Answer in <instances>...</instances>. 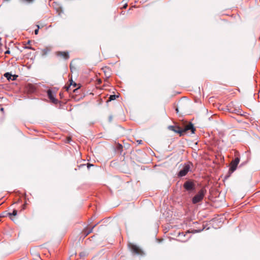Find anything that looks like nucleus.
Here are the masks:
<instances>
[{
    "label": "nucleus",
    "mask_w": 260,
    "mask_h": 260,
    "mask_svg": "<svg viewBox=\"0 0 260 260\" xmlns=\"http://www.w3.org/2000/svg\"><path fill=\"white\" fill-rule=\"evenodd\" d=\"M206 193V190L204 188H202L198 193L192 198V202L193 204H197L201 202Z\"/></svg>",
    "instance_id": "f257e3e1"
},
{
    "label": "nucleus",
    "mask_w": 260,
    "mask_h": 260,
    "mask_svg": "<svg viewBox=\"0 0 260 260\" xmlns=\"http://www.w3.org/2000/svg\"><path fill=\"white\" fill-rule=\"evenodd\" d=\"M240 160V158L237 157L231 162L229 169V172L231 174L233 173L236 170Z\"/></svg>",
    "instance_id": "f03ea898"
},
{
    "label": "nucleus",
    "mask_w": 260,
    "mask_h": 260,
    "mask_svg": "<svg viewBox=\"0 0 260 260\" xmlns=\"http://www.w3.org/2000/svg\"><path fill=\"white\" fill-rule=\"evenodd\" d=\"M190 163H188L185 164L182 169H181L178 173V176L179 177H182L185 176L188 172L190 171Z\"/></svg>",
    "instance_id": "7ed1b4c3"
},
{
    "label": "nucleus",
    "mask_w": 260,
    "mask_h": 260,
    "mask_svg": "<svg viewBox=\"0 0 260 260\" xmlns=\"http://www.w3.org/2000/svg\"><path fill=\"white\" fill-rule=\"evenodd\" d=\"M129 247L131 250V251L135 254L137 255H142L143 254V252L142 250L137 245L129 244Z\"/></svg>",
    "instance_id": "20e7f679"
},
{
    "label": "nucleus",
    "mask_w": 260,
    "mask_h": 260,
    "mask_svg": "<svg viewBox=\"0 0 260 260\" xmlns=\"http://www.w3.org/2000/svg\"><path fill=\"white\" fill-rule=\"evenodd\" d=\"M188 131H190L191 134L194 133L196 129L193 127V125L191 123H190L188 124L185 126V127L183 128H181L182 135H184V133H186Z\"/></svg>",
    "instance_id": "39448f33"
},
{
    "label": "nucleus",
    "mask_w": 260,
    "mask_h": 260,
    "mask_svg": "<svg viewBox=\"0 0 260 260\" xmlns=\"http://www.w3.org/2000/svg\"><path fill=\"white\" fill-rule=\"evenodd\" d=\"M183 187L187 191L192 190L194 189V184L192 182L187 181L184 183Z\"/></svg>",
    "instance_id": "423d86ee"
},
{
    "label": "nucleus",
    "mask_w": 260,
    "mask_h": 260,
    "mask_svg": "<svg viewBox=\"0 0 260 260\" xmlns=\"http://www.w3.org/2000/svg\"><path fill=\"white\" fill-rule=\"evenodd\" d=\"M47 95L49 99L52 101V102L54 104H57L58 102L57 100L55 98V95L53 94L52 91L51 89H48L47 90Z\"/></svg>",
    "instance_id": "0eeeda50"
},
{
    "label": "nucleus",
    "mask_w": 260,
    "mask_h": 260,
    "mask_svg": "<svg viewBox=\"0 0 260 260\" xmlns=\"http://www.w3.org/2000/svg\"><path fill=\"white\" fill-rule=\"evenodd\" d=\"M56 55L57 56L61 57L64 59H68L69 58V54L67 51H57L56 52Z\"/></svg>",
    "instance_id": "6e6552de"
},
{
    "label": "nucleus",
    "mask_w": 260,
    "mask_h": 260,
    "mask_svg": "<svg viewBox=\"0 0 260 260\" xmlns=\"http://www.w3.org/2000/svg\"><path fill=\"white\" fill-rule=\"evenodd\" d=\"M168 128L176 133L180 134V136H182L181 128L178 126L170 125L168 127Z\"/></svg>",
    "instance_id": "1a4fd4ad"
},
{
    "label": "nucleus",
    "mask_w": 260,
    "mask_h": 260,
    "mask_svg": "<svg viewBox=\"0 0 260 260\" xmlns=\"http://www.w3.org/2000/svg\"><path fill=\"white\" fill-rule=\"evenodd\" d=\"M17 215V211L15 209L13 210L12 213H9V217L13 221H15L17 220L16 216Z\"/></svg>",
    "instance_id": "9d476101"
},
{
    "label": "nucleus",
    "mask_w": 260,
    "mask_h": 260,
    "mask_svg": "<svg viewBox=\"0 0 260 260\" xmlns=\"http://www.w3.org/2000/svg\"><path fill=\"white\" fill-rule=\"evenodd\" d=\"M72 86H73V87H76V86H77V84L75 82H73V81L72 80L71 82V83H70V85L67 87H66V90L68 91H69L70 90H73L74 92H75L76 90L78 89V87L75 88V89H72L71 88V87Z\"/></svg>",
    "instance_id": "9b49d317"
},
{
    "label": "nucleus",
    "mask_w": 260,
    "mask_h": 260,
    "mask_svg": "<svg viewBox=\"0 0 260 260\" xmlns=\"http://www.w3.org/2000/svg\"><path fill=\"white\" fill-rule=\"evenodd\" d=\"M97 224H95L94 225H93L90 229H85L84 230V231H83V234L84 235V237H86L87 236V235H88L89 234H90L92 232V231H93V229H94V228L96 225Z\"/></svg>",
    "instance_id": "f8f14e48"
},
{
    "label": "nucleus",
    "mask_w": 260,
    "mask_h": 260,
    "mask_svg": "<svg viewBox=\"0 0 260 260\" xmlns=\"http://www.w3.org/2000/svg\"><path fill=\"white\" fill-rule=\"evenodd\" d=\"M5 77L7 78L8 80H10L11 79L12 80H15L16 79V77L17 76H12L10 73H6L4 75Z\"/></svg>",
    "instance_id": "ddd939ff"
},
{
    "label": "nucleus",
    "mask_w": 260,
    "mask_h": 260,
    "mask_svg": "<svg viewBox=\"0 0 260 260\" xmlns=\"http://www.w3.org/2000/svg\"><path fill=\"white\" fill-rule=\"evenodd\" d=\"M51 51V48L49 47H46L42 50V55H45L48 54Z\"/></svg>",
    "instance_id": "4468645a"
},
{
    "label": "nucleus",
    "mask_w": 260,
    "mask_h": 260,
    "mask_svg": "<svg viewBox=\"0 0 260 260\" xmlns=\"http://www.w3.org/2000/svg\"><path fill=\"white\" fill-rule=\"evenodd\" d=\"M116 97H118V96H117V95H115V94H114V95H111L110 96V97L109 98V100H108V101H111L114 100H115V99H116Z\"/></svg>",
    "instance_id": "2eb2a0df"
},
{
    "label": "nucleus",
    "mask_w": 260,
    "mask_h": 260,
    "mask_svg": "<svg viewBox=\"0 0 260 260\" xmlns=\"http://www.w3.org/2000/svg\"><path fill=\"white\" fill-rule=\"evenodd\" d=\"M9 212H7V211H5L4 212H3L1 215H0V217H6L7 216H9Z\"/></svg>",
    "instance_id": "dca6fc26"
},
{
    "label": "nucleus",
    "mask_w": 260,
    "mask_h": 260,
    "mask_svg": "<svg viewBox=\"0 0 260 260\" xmlns=\"http://www.w3.org/2000/svg\"><path fill=\"white\" fill-rule=\"evenodd\" d=\"M23 48L24 49H30V50H35V48H34L33 47H32L31 46H27L26 45L24 46Z\"/></svg>",
    "instance_id": "f3484780"
},
{
    "label": "nucleus",
    "mask_w": 260,
    "mask_h": 260,
    "mask_svg": "<svg viewBox=\"0 0 260 260\" xmlns=\"http://www.w3.org/2000/svg\"><path fill=\"white\" fill-rule=\"evenodd\" d=\"M37 28L35 30V34L36 35L38 34L39 30L40 28V26L39 25H37Z\"/></svg>",
    "instance_id": "a211bd4d"
},
{
    "label": "nucleus",
    "mask_w": 260,
    "mask_h": 260,
    "mask_svg": "<svg viewBox=\"0 0 260 260\" xmlns=\"http://www.w3.org/2000/svg\"><path fill=\"white\" fill-rule=\"evenodd\" d=\"M204 228H203L202 229L200 230H194V233H199V232H200L201 231H202L203 230Z\"/></svg>",
    "instance_id": "6ab92c4d"
},
{
    "label": "nucleus",
    "mask_w": 260,
    "mask_h": 260,
    "mask_svg": "<svg viewBox=\"0 0 260 260\" xmlns=\"http://www.w3.org/2000/svg\"><path fill=\"white\" fill-rule=\"evenodd\" d=\"M127 3H125L124 4V5L123 6L122 8H123V9H125V8L127 7Z\"/></svg>",
    "instance_id": "aec40b11"
},
{
    "label": "nucleus",
    "mask_w": 260,
    "mask_h": 260,
    "mask_svg": "<svg viewBox=\"0 0 260 260\" xmlns=\"http://www.w3.org/2000/svg\"><path fill=\"white\" fill-rule=\"evenodd\" d=\"M137 142L139 144H141L142 143V141L140 140H137Z\"/></svg>",
    "instance_id": "412c9836"
},
{
    "label": "nucleus",
    "mask_w": 260,
    "mask_h": 260,
    "mask_svg": "<svg viewBox=\"0 0 260 260\" xmlns=\"http://www.w3.org/2000/svg\"><path fill=\"white\" fill-rule=\"evenodd\" d=\"M87 166L88 168H89L91 166H93V165L88 163Z\"/></svg>",
    "instance_id": "4be33fe9"
},
{
    "label": "nucleus",
    "mask_w": 260,
    "mask_h": 260,
    "mask_svg": "<svg viewBox=\"0 0 260 260\" xmlns=\"http://www.w3.org/2000/svg\"><path fill=\"white\" fill-rule=\"evenodd\" d=\"M24 1L28 3H31V2H32L34 0H24Z\"/></svg>",
    "instance_id": "5701e85b"
},
{
    "label": "nucleus",
    "mask_w": 260,
    "mask_h": 260,
    "mask_svg": "<svg viewBox=\"0 0 260 260\" xmlns=\"http://www.w3.org/2000/svg\"><path fill=\"white\" fill-rule=\"evenodd\" d=\"M239 110L235 109V110H234L232 111V112L236 113V112H239Z\"/></svg>",
    "instance_id": "b1692460"
},
{
    "label": "nucleus",
    "mask_w": 260,
    "mask_h": 260,
    "mask_svg": "<svg viewBox=\"0 0 260 260\" xmlns=\"http://www.w3.org/2000/svg\"><path fill=\"white\" fill-rule=\"evenodd\" d=\"M5 53V54H10V50H8L6 51Z\"/></svg>",
    "instance_id": "393cba45"
},
{
    "label": "nucleus",
    "mask_w": 260,
    "mask_h": 260,
    "mask_svg": "<svg viewBox=\"0 0 260 260\" xmlns=\"http://www.w3.org/2000/svg\"><path fill=\"white\" fill-rule=\"evenodd\" d=\"M31 41L30 40H28L27 42V44H29L30 43Z\"/></svg>",
    "instance_id": "a878e982"
},
{
    "label": "nucleus",
    "mask_w": 260,
    "mask_h": 260,
    "mask_svg": "<svg viewBox=\"0 0 260 260\" xmlns=\"http://www.w3.org/2000/svg\"><path fill=\"white\" fill-rule=\"evenodd\" d=\"M25 208V204H24L23 205V209H24Z\"/></svg>",
    "instance_id": "bb28decb"
},
{
    "label": "nucleus",
    "mask_w": 260,
    "mask_h": 260,
    "mask_svg": "<svg viewBox=\"0 0 260 260\" xmlns=\"http://www.w3.org/2000/svg\"><path fill=\"white\" fill-rule=\"evenodd\" d=\"M176 111L177 113H178V108H176Z\"/></svg>",
    "instance_id": "cd10ccee"
},
{
    "label": "nucleus",
    "mask_w": 260,
    "mask_h": 260,
    "mask_svg": "<svg viewBox=\"0 0 260 260\" xmlns=\"http://www.w3.org/2000/svg\"><path fill=\"white\" fill-rule=\"evenodd\" d=\"M99 82H101V80L100 79Z\"/></svg>",
    "instance_id": "c85d7f7f"
},
{
    "label": "nucleus",
    "mask_w": 260,
    "mask_h": 260,
    "mask_svg": "<svg viewBox=\"0 0 260 260\" xmlns=\"http://www.w3.org/2000/svg\"><path fill=\"white\" fill-rule=\"evenodd\" d=\"M4 109L3 108H1V110L3 111Z\"/></svg>",
    "instance_id": "c756f323"
}]
</instances>
